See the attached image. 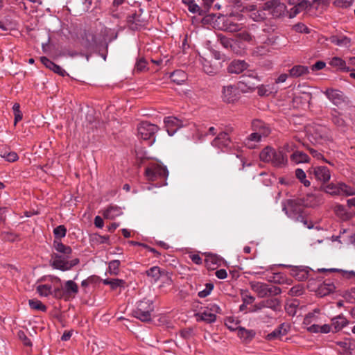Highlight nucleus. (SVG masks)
Wrapping results in <instances>:
<instances>
[{
	"label": "nucleus",
	"instance_id": "1",
	"mask_svg": "<svg viewBox=\"0 0 355 355\" xmlns=\"http://www.w3.org/2000/svg\"><path fill=\"white\" fill-rule=\"evenodd\" d=\"M70 256H65L58 253L51 254V266L58 270L66 271L70 270L80 262L79 259L75 258L68 260Z\"/></svg>",
	"mask_w": 355,
	"mask_h": 355
},
{
	"label": "nucleus",
	"instance_id": "2",
	"mask_svg": "<svg viewBox=\"0 0 355 355\" xmlns=\"http://www.w3.org/2000/svg\"><path fill=\"white\" fill-rule=\"evenodd\" d=\"M250 286L251 289L257 294L259 297L261 298L268 296H276L282 292L279 287L268 285L263 282H250Z\"/></svg>",
	"mask_w": 355,
	"mask_h": 355
},
{
	"label": "nucleus",
	"instance_id": "3",
	"mask_svg": "<svg viewBox=\"0 0 355 355\" xmlns=\"http://www.w3.org/2000/svg\"><path fill=\"white\" fill-rule=\"evenodd\" d=\"M154 307L150 300H142L138 302L137 306L133 311V316L142 322H148L151 320V313Z\"/></svg>",
	"mask_w": 355,
	"mask_h": 355
},
{
	"label": "nucleus",
	"instance_id": "4",
	"mask_svg": "<svg viewBox=\"0 0 355 355\" xmlns=\"http://www.w3.org/2000/svg\"><path fill=\"white\" fill-rule=\"evenodd\" d=\"M159 128L153 123L147 121L141 122L137 128L138 137L143 140H148L149 144L155 141V134Z\"/></svg>",
	"mask_w": 355,
	"mask_h": 355
},
{
	"label": "nucleus",
	"instance_id": "5",
	"mask_svg": "<svg viewBox=\"0 0 355 355\" xmlns=\"http://www.w3.org/2000/svg\"><path fill=\"white\" fill-rule=\"evenodd\" d=\"M263 10L268 11L274 17H281L286 13V6L280 0H270L263 4Z\"/></svg>",
	"mask_w": 355,
	"mask_h": 355
},
{
	"label": "nucleus",
	"instance_id": "6",
	"mask_svg": "<svg viewBox=\"0 0 355 355\" xmlns=\"http://www.w3.org/2000/svg\"><path fill=\"white\" fill-rule=\"evenodd\" d=\"M324 191L326 193L334 196H352L355 194L354 189L343 182L329 184L325 187Z\"/></svg>",
	"mask_w": 355,
	"mask_h": 355
},
{
	"label": "nucleus",
	"instance_id": "7",
	"mask_svg": "<svg viewBox=\"0 0 355 355\" xmlns=\"http://www.w3.org/2000/svg\"><path fill=\"white\" fill-rule=\"evenodd\" d=\"M283 210L285 211L288 217L295 218L296 220L302 222L309 229H311L313 227V225L311 223L310 225H308L307 220L304 219V216L302 215L301 207L295 205L294 202L289 201L288 202V205L283 207Z\"/></svg>",
	"mask_w": 355,
	"mask_h": 355
},
{
	"label": "nucleus",
	"instance_id": "8",
	"mask_svg": "<svg viewBox=\"0 0 355 355\" xmlns=\"http://www.w3.org/2000/svg\"><path fill=\"white\" fill-rule=\"evenodd\" d=\"M145 175L148 180L155 181L158 178L165 179L168 175V171L164 166L153 164L146 168Z\"/></svg>",
	"mask_w": 355,
	"mask_h": 355
},
{
	"label": "nucleus",
	"instance_id": "9",
	"mask_svg": "<svg viewBox=\"0 0 355 355\" xmlns=\"http://www.w3.org/2000/svg\"><path fill=\"white\" fill-rule=\"evenodd\" d=\"M262 308L268 309L274 313L280 309L281 303L277 298H268L256 303L254 311H260Z\"/></svg>",
	"mask_w": 355,
	"mask_h": 355
},
{
	"label": "nucleus",
	"instance_id": "10",
	"mask_svg": "<svg viewBox=\"0 0 355 355\" xmlns=\"http://www.w3.org/2000/svg\"><path fill=\"white\" fill-rule=\"evenodd\" d=\"M324 94L330 101L338 107L347 103L346 96L342 92L338 89H327L324 92Z\"/></svg>",
	"mask_w": 355,
	"mask_h": 355
},
{
	"label": "nucleus",
	"instance_id": "11",
	"mask_svg": "<svg viewBox=\"0 0 355 355\" xmlns=\"http://www.w3.org/2000/svg\"><path fill=\"white\" fill-rule=\"evenodd\" d=\"M218 40L220 44L225 49L237 55L241 54L244 48L237 46V40L234 39L228 38L224 35H219Z\"/></svg>",
	"mask_w": 355,
	"mask_h": 355
},
{
	"label": "nucleus",
	"instance_id": "12",
	"mask_svg": "<svg viewBox=\"0 0 355 355\" xmlns=\"http://www.w3.org/2000/svg\"><path fill=\"white\" fill-rule=\"evenodd\" d=\"M166 131L173 136L178 129L184 125L183 121L175 116H167L164 120Z\"/></svg>",
	"mask_w": 355,
	"mask_h": 355
},
{
	"label": "nucleus",
	"instance_id": "13",
	"mask_svg": "<svg viewBox=\"0 0 355 355\" xmlns=\"http://www.w3.org/2000/svg\"><path fill=\"white\" fill-rule=\"evenodd\" d=\"M255 304L249 309V312L257 313L256 319L262 323H270L274 319L275 314L268 309L265 308L261 309L260 311H254Z\"/></svg>",
	"mask_w": 355,
	"mask_h": 355
},
{
	"label": "nucleus",
	"instance_id": "14",
	"mask_svg": "<svg viewBox=\"0 0 355 355\" xmlns=\"http://www.w3.org/2000/svg\"><path fill=\"white\" fill-rule=\"evenodd\" d=\"M222 98L227 103H234L239 98V94L234 85H229L223 86L222 89Z\"/></svg>",
	"mask_w": 355,
	"mask_h": 355
},
{
	"label": "nucleus",
	"instance_id": "15",
	"mask_svg": "<svg viewBox=\"0 0 355 355\" xmlns=\"http://www.w3.org/2000/svg\"><path fill=\"white\" fill-rule=\"evenodd\" d=\"M291 329V325L288 323H282L277 328L275 329L271 333L266 336L267 340L271 341L275 339H281L282 336H286Z\"/></svg>",
	"mask_w": 355,
	"mask_h": 355
},
{
	"label": "nucleus",
	"instance_id": "16",
	"mask_svg": "<svg viewBox=\"0 0 355 355\" xmlns=\"http://www.w3.org/2000/svg\"><path fill=\"white\" fill-rule=\"evenodd\" d=\"M248 67L249 64L245 60H234L228 64L227 71L231 74H239Z\"/></svg>",
	"mask_w": 355,
	"mask_h": 355
},
{
	"label": "nucleus",
	"instance_id": "17",
	"mask_svg": "<svg viewBox=\"0 0 355 355\" xmlns=\"http://www.w3.org/2000/svg\"><path fill=\"white\" fill-rule=\"evenodd\" d=\"M312 171L316 180L324 183L330 180L331 173L329 169L327 166H315L312 168Z\"/></svg>",
	"mask_w": 355,
	"mask_h": 355
},
{
	"label": "nucleus",
	"instance_id": "18",
	"mask_svg": "<svg viewBox=\"0 0 355 355\" xmlns=\"http://www.w3.org/2000/svg\"><path fill=\"white\" fill-rule=\"evenodd\" d=\"M324 202V196L321 193L307 194L304 203L306 207H315Z\"/></svg>",
	"mask_w": 355,
	"mask_h": 355
},
{
	"label": "nucleus",
	"instance_id": "19",
	"mask_svg": "<svg viewBox=\"0 0 355 355\" xmlns=\"http://www.w3.org/2000/svg\"><path fill=\"white\" fill-rule=\"evenodd\" d=\"M230 143L231 139L228 134L225 132H222L211 141V145L214 147L223 150L224 148L228 147Z\"/></svg>",
	"mask_w": 355,
	"mask_h": 355
},
{
	"label": "nucleus",
	"instance_id": "20",
	"mask_svg": "<svg viewBox=\"0 0 355 355\" xmlns=\"http://www.w3.org/2000/svg\"><path fill=\"white\" fill-rule=\"evenodd\" d=\"M80 44L86 49L94 48L97 44L95 35L90 31H84L81 35Z\"/></svg>",
	"mask_w": 355,
	"mask_h": 355
},
{
	"label": "nucleus",
	"instance_id": "21",
	"mask_svg": "<svg viewBox=\"0 0 355 355\" xmlns=\"http://www.w3.org/2000/svg\"><path fill=\"white\" fill-rule=\"evenodd\" d=\"M128 27L132 31H137L145 26L144 21L141 19V15L137 13L130 15L127 17Z\"/></svg>",
	"mask_w": 355,
	"mask_h": 355
},
{
	"label": "nucleus",
	"instance_id": "22",
	"mask_svg": "<svg viewBox=\"0 0 355 355\" xmlns=\"http://www.w3.org/2000/svg\"><path fill=\"white\" fill-rule=\"evenodd\" d=\"M253 130L261 137H267L270 133V128L262 121L254 120L252 123Z\"/></svg>",
	"mask_w": 355,
	"mask_h": 355
},
{
	"label": "nucleus",
	"instance_id": "23",
	"mask_svg": "<svg viewBox=\"0 0 355 355\" xmlns=\"http://www.w3.org/2000/svg\"><path fill=\"white\" fill-rule=\"evenodd\" d=\"M336 286L329 280H325L320 284L317 290V294L320 297L327 296L335 292Z\"/></svg>",
	"mask_w": 355,
	"mask_h": 355
},
{
	"label": "nucleus",
	"instance_id": "24",
	"mask_svg": "<svg viewBox=\"0 0 355 355\" xmlns=\"http://www.w3.org/2000/svg\"><path fill=\"white\" fill-rule=\"evenodd\" d=\"M65 299L74 297L78 293V286L73 280H68L64 282L63 286Z\"/></svg>",
	"mask_w": 355,
	"mask_h": 355
},
{
	"label": "nucleus",
	"instance_id": "25",
	"mask_svg": "<svg viewBox=\"0 0 355 355\" xmlns=\"http://www.w3.org/2000/svg\"><path fill=\"white\" fill-rule=\"evenodd\" d=\"M40 60L46 68L52 70L53 72L58 73V75L61 76H65L66 75H67L64 69H63L60 66L56 64L55 63L50 60L46 57H41Z\"/></svg>",
	"mask_w": 355,
	"mask_h": 355
},
{
	"label": "nucleus",
	"instance_id": "26",
	"mask_svg": "<svg viewBox=\"0 0 355 355\" xmlns=\"http://www.w3.org/2000/svg\"><path fill=\"white\" fill-rule=\"evenodd\" d=\"M271 164L278 168H282L286 166L288 162L287 156L280 150L274 151V156H272Z\"/></svg>",
	"mask_w": 355,
	"mask_h": 355
},
{
	"label": "nucleus",
	"instance_id": "27",
	"mask_svg": "<svg viewBox=\"0 0 355 355\" xmlns=\"http://www.w3.org/2000/svg\"><path fill=\"white\" fill-rule=\"evenodd\" d=\"M123 214L121 208L116 205H111L104 210L103 215L105 218L113 220L116 217Z\"/></svg>",
	"mask_w": 355,
	"mask_h": 355
},
{
	"label": "nucleus",
	"instance_id": "28",
	"mask_svg": "<svg viewBox=\"0 0 355 355\" xmlns=\"http://www.w3.org/2000/svg\"><path fill=\"white\" fill-rule=\"evenodd\" d=\"M102 282L105 285H109L112 291H116L118 288H124L126 284L124 280L116 278H107L103 279Z\"/></svg>",
	"mask_w": 355,
	"mask_h": 355
},
{
	"label": "nucleus",
	"instance_id": "29",
	"mask_svg": "<svg viewBox=\"0 0 355 355\" xmlns=\"http://www.w3.org/2000/svg\"><path fill=\"white\" fill-rule=\"evenodd\" d=\"M241 80L244 83H245L246 85L248 87V89H250L252 92L257 88V83L251 81L249 80V78H252L256 82H258L259 80L257 78V75L253 72V71H248V74H244L241 77Z\"/></svg>",
	"mask_w": 355,
	"mask_h": 355
},
{
	"label": "nucleus",
	"instance_id": "30",
	"mask_svg": "<svg viewBox=\"0 0 355 355\" xmlns=\"http://www.w3.org/2000/svg\"><path fill=\"white\" fill-rule=\"evenodd\" d=\"M195 316L197 321H204L207 323H212L216 320V315L214 313H210L207 309L202 312L197 313Z\"/></svg>",
	"mask_w": 355,
	"mask_h": 355
},
{
	"label": "nucleus",
	"instance_id": "31",
	"mask_svg": "<svg viewBox=\"0 0 355 355\" xmlns=\"http://www.w3.org/2000/svg\"><path fill=\"white\" fill-rule=\"evenodd\" d=\"M348 320L342 315L334 317L331 319V326L336 332L339 331L348 324Z\"/></svg>",
	"mask_w": 355,
	"mask_h": 355
},
{
	"label": "nucleus",
	"instance_id": "32",
	"mask_svg": "<svg viewBox=\"0 0 355 355\" xmlns=\"http://www.w3.org/2000/svg\"><path fill=\"white\" fill-rule=\"evenodd\" d=\"M291 78H298L309 73V68L304 65H295L288 71Z\"/></svg>",
	"mask_w": 355,
	"mask_h": 355
},
{
	"label": "nucleus",
	"instance_id": "33",
	"mask_svg": "<svg viewBox=\"0 0 355 355\" xmlns=\"http://www.w3.org/2000/svg\"><path fill=\"white\" fill-rule=\"evenodd\" d=\"M329 64L334 68H336L338 69L342 70L343 71H351L349 67L346 66V62L344 60L339 57H334L332 58L329 62Z\"/></svg>",
	"mask_w": 355,
	"mask_h": 355
},
{
	"label": "nucleus",
	"instance_id": "34",
	"mask_svg": "<svg viewBox=\"0 0 355 355\" xmlns=\"http://www.w3.org/2000/svg\"><path fill=\"white\" fill-rule=\"evenodd\" d=\"M53 247L58 252V254L65 256H70L72 253V249L70 246L63 244L60 241L54 240Z\"/></svg>",
	"mask_w": 355,
	"mask_h": 355
},
{
	"label": "nucleus",
	"instance_id": "35",
	"mask_svg": "<svg viewBox=\"0 0 355 355\" xmlns=\"http://www.w3.org/2000/svg\"><path fill=\"white\" fill-rule=\"evenodd\" d=\"M274 151L275 149L267 146L265 148H263L261 152L260 153L259 157L260 159L264 162L270 163L272 160V156H274Z\"/></svg>",
	"mask_w": 355,
	"mask_h": 355
},
{
	"label": "nucleus",
	"instance_id": "36",
	"mask_svg": "<svg viewBox=\"0 0 355 355\" xmlns=\"http://www.w3.org/2000/svg\"><path fill=\"white\" fill-rule=\"evenodd\" d=\"M225 31L230 33H236L241 31L243 28V24H239L232 21L230 19H227L224 23Z\"/></svg>",
	"mask_w": 355,
	"mask_h": 355
},
{
	"label": "nucleus",
	"instance_id": "37",
	"mask_svg": "<svg viewBox=\"0 0 355 355\" xmlns=\"http://www.w3.org/2000/svg\"><path fill=\"white\" fill-rule=\"evenodd\" d=\"M238 336L244 341H250L255 336V331L252 329H246L243 327H239L237 331Z\"/></svg>",
	"mask_w": 355,
	"mask_h": 355
},
{
	"label": "nucleus",
	"instance_id": "38",
	"mask_svg": "<svg viewBox=\"0 0 355 355\" xmlns=\"http://www.w3.org/2000/svg\"><path fill=\"white\" fill-rule=\"evenodd\" d=\"M261 139V137L259 135L254 131L245 139L244 144L248 148L252 149L256 147V144L259 142Z\"/></svg>",
	"mask_w": 355,
	"mask_h": 355
},
{
	"label": "nucleus",
	"instance_id": "39",
	"mask_svg": "<svg viewBox=\"0 0 355 355\" xmlns=\"http://www.w3.org/2000/svg\"><path fill=\"white\" fill-rule=\"evenodd\" d=\"M291 159L295 164L307 163L309 162V157L304 153L296 151L291 155Z\"/></svg>",
	"mask_w": 355,
	"mask_h": 355
},
{
	"label": "nucleus",
	"instance_id": "40",
	"mask_svg": "<svg viewBox=\"0 0 355 355\" xmlns=\"http://www.w3.org/2000/svg\"><path fill=\"white\" fill-rule=\"evenodd\" d=\"M234 40H237V46L241 47V43L242 42H250L252 41L254 37L248 31H244L237 33L235 35Z\"/></svg>",
	"mask_w": 355,
	"mask_h": 355
},
{
	"label": "nucleus",
	"instance_id": "41",
	"mask_svg": "<svg viewBox=\"0 0 355 355\" xmlns=\"http://www.w3.org/2000/svg\"><path fill=\"white\" fill-rule=\"evenodd\" d=\"M331 121L338 128H344L345 126V121L341 117L340 113L336 110L333 109L331 112Z\"/></svg>",
	"mask_w": 355,
	"mask_h": 355
},
{
	"label": "nucleus",
	"instance_id": "42",
	"mask_svg": "<svg viewBox=\"0 0 355 355\" xmlns=\"http://www.w3.org/2000/svg\"><path fill=\"white\" fill-rule=\"evenodd\" d=\"M330 42L339 46H349L350 39L346 36L333 35L330 37Z\"/></svg>",
	"mask_w": 355,
	"mask_h": 355
},
{
	"label": "nucleus",
	"instance_id": "43",
	"mask_svg": "<svg viewBox=\"0 0 355 355\" xmlns=\"http://www.w3.org/2000/svg\"><path fill=\"white\" fill-rule=\"evenodd\" d=\"M171 79L173 82L180 85L187 80V74L182 70H176L171 73Z\"/></svg>",
	"mask_w": 355,
	"mask_h": 355
},
{
	"label": "nucleus",
	"instance_id": "44",
	"mask_svg": "<svg viewBox=\"0 0 355 355\" xmlns=\"http://www.w3.org/2000/svg\"><path fill=\"white\" fill-rule=\"evenodd\" d=\"M334 212L336 215L343 220H347L350 218V214L342 205H336L334 207Z\"/></svg>",
	"mask_w": 355,
	"mask_h": 355
},
{
	"label": "nucleus",
	"instance_id": "45",
	"mask_svg": "<svg viewBox=\"0 0 355 355\" xmlns=\"http://www.w3.org/2000/svg\"><path fill=\"white\" fill-rule=\"evenodd\" d=\"M164 273V271L161 270L160 268L158 266L151 267L146 272L147 276L153 278L155 282H157Z\"/></svg>",
	"mask_w": 355,
	"mask_h": 355
},
{
	"label": "nucleus",
	"instance_id": "46",
	"mask_svg": "<svg viewBox=\"0 0 355 355\" xmlns=\"http://www.w3.org/2000/svg\"><path fill=\"white\" fill-rule=\"evenodd\" d=\"M205 265L208 268H213L220 263V258L217 255L209 254L206 256Z\"/></svg>",
	"mask_w": 355,
	"mask_h": 355
},
{
	"label": "nucleus",
	"instance_id": "47",
	"mask_svg": "<svg viewBox=\"0 0 355 355\" xmlns=\"http://www.w3.org/2000/svg\"><path fill=\"white\" fill-rule=\"evenodd\" d=\"M36 291L38 294L42 297H48L53 294V290L51 285L42 284L39 285L36 288Z\"/></svg>",
	"mask_w": 355,
	"mask_h": 355
},
{
	"label": "nucleus",
	"instance_id": "48",
	"mask_svg": "<svg viewBox=\"0 0 355 355\" xmlns=\"http://www.w3.org/2000/svg\"><path fill=\"white\" fill-rule=\"evenodd\" d=\"M291 275L300 281L306 279L308 277L306 271L298 267H294L291 270Z\"/></svg>",
	"mask_w": 355,
	"mask_h": 355
},
{
	"label": "nucleus",
	"instance_id": "49",
	"mask_svg": "<svg viewBox=\"0 0 355 355\" xmlns=\"http://www.w3.org/2000/svg\"><path fill=\"white\" fill-rule=\"evenodd\" d=\"M202 69L204 71L209 75L216 74L218 71V67L212 64L210 61L205 60L202 62Z\"/></svg>",
	"mask_w": 355,
	"mask_h": 355
},
{
	"label": "nucleus",
	"instance_id": "50",
	"mask_svg": "<svg viewBox=\"0 0 355 355\" xmlns=\"http://www.w3.org/2000/svg\"><path fill=\"white\" fill-rule=\"evenodd\" d=\"M1 157L10 162H14L19 159L17 154L14 151H9L8 150H2L0 153Z\"/></svg>",
	"mask_w": 355,
	"mask_h": 355
},
{
	"label": "nucleus",
	"instance_id": "51",
	"mask_svg": "<svg viewBox=\"0 0 355 355\" xmlns=\"http://www.w3.org/2000/svg\"><path fill=\"white\" fill-rule=\"evenodd\" d=\"M266 279L270 282H274L275 284H282L285 281V278L281 272H274L266 277Z\"/></svg>",
	"mask_w": 355,
	"mask_h": 355
},
{
	"label": "nucleus",
	"instance_id": "52",
	"mask_svg": "<svg viewBox=\"0 0 355 355\" xmlns=\"http://www.w3.org/2000/svg\"><path fill=\"white\" fill-rule=\"evenodd\" d=\"M28 304L32 309L41 311L45 312L46 311V306L42 303L41 301L32 299L28 300Z\"/></svg>",
	"mask_w": 355,
	"mask_h": 355
},
{
	"label": "nucleus",
	"instance_id": "53",
	"mask_svg": "<svg viewBox=\"0 0 355 355\" xmlns=\"http://www.w3.org/2000/svg\"><path fill=\"white\" fill-rule=\"evenodd\" d=\"M66 234L67 229L62 225L58 226L53 230V234L55 236V240L56 241H60L62 238H64L66 236Z\"/></svg>",
	"mask_w": 355,
	"mask_h": 355
},
{
	"label": "nucleus",
	"instance_id": "54",
	"mask_svg": "<svg viewBox=\"0 0 355 355\" xmlns=\"http://www.w3.org/2000/svg\"><path fill=\"white\" fill-rule=\"evenodd\" d=\"M318 271L320 272H324V271H329V272H338L341 273L342 276L346 278H349L352 276H355V272L354 271H347L343 270L341 269H337V268H329V269H325V268H321L319 269Z\"/></svg>",
	"mask_w": 355,
	"mask_h": 355
},
{
	"label": "nucleus",
	"instance_id": "55",
	"mask_svg": "<svg viewBox=\"0 0 355 355\" xmlns=\"http://www.w3.org/2000/svg\"><path fill=\"white\" fill-rule=\"evenodd\" d=\"M121 262L119 260H112L110 261L108 266V270L111 275H116L119 273V268L120 266Z\"/></svg>",
	"mask_w": 355,
	"mask_h": 355
},
{
	"label": "nucleus",
	"instance_id": "56",
	"mask_svg": "<svg viewBox=\"0 0 355 355\" xmlns=\"http://www.w3.org/2000/svg\"><path fill=\"white\" fill-rule=\"evenodd\" d=\"M295 176L297 179L300 180L302 183L304 184L305 187H309L310 185V182L306 179V173L301 168H297L295 170Z\"/></svg>",
	"mask_w": 355,
	"mask_h": 355
},
{
	"label": "nucleus",
	"instance_id": "57",
	"mask_svg": "<svg viewBox=\"0 0 355 355\" xmlns=\"http://www.w3.org/2000/svg\"><path fill=\"white\" fill-rule=\"evenodd\" d=\"M182 1L184 4L188 6V9L191 12H199L200 7L194 3V0H182Z\"/></svg>",
	"mask_w": 355,
	"mask_h": 355
},
{
	"label": "nucleus",
	"instance_id": "58",
	"mask_svg": "<svg viewBox=\"0 0 355 355\" xmlns=\"http://www.w3.org/2000/svg\"><path fill=\"white\" fill-rule=\"evenodd\" d=\"M135 69L138 72H141L147 69V62L145 58H139L137 59Z\"/></svg>",
	"mask_w": 355,
	"mask_h": 355
},
{
	"label": "nucleus",
	"instance_id": "59",
	"mask_svg": "<svg viewBox=\"0 0 355 355\" xmlns=\"http://www.w3.org/2000/svg\"><path fill=\"white\" fill-rule=\"evenodd\" d=\"M214 289V284L212 283H207L205 288L198 292V295L200 298H204L208 296Z\"/></svg>",
	"mask_w": 355,
	"mask_h": 355
},
{
	"label": "nucleus",
	"instance_id": "60",
	"mask_svg": "<svg viewBox=\"0 0 355 355\" xmlns=\"http://www.w3.org/2000/svg\"><path fill=\"white\" fill-rule=\"evenodd\" d=\"M295 6L300 12L303 10H306L309 8L312 7V3H311V1L307 0H300L297 3H295Z\"/></svg>",
	"mask_w": 355,
	"mask_h": 355
},
{
	"label": "nucleus",
	"instance_id": "61",
	"mask_svg": "<svg viewBox=\"0 0 355 355\" xmlns=\"http://www.w3.org/2000/svg\"><path fill=\"white\" fill-rule=\"evenodd\" d=\"M345 352H349L354 349L355 345L350 340H345L337 343Z\"/></svg>",
	"mask_w": 355,
	"mask_h": 355
},
{
	"label": "nucleus",
	"instance_id": "62",
	"mask_svg": "<svg viewBox=\"0 0 355 355\" xmlns=\"http://www.w3.org/2000/svg\"><path fill=\"white\" fill-rule=\"evenodd\" d=\"M15 24L8 20H0V29L3 31H10L15 28Z\"/></svg>",
	"mask_w": 355,
	"mask_h": 355
},
{
	"label": "nucleus",
	"instance_id": "63",
	"mask_svg": "<svg viewBox=\"0 0 355 355\" xmlns=\"http://www.w3.org/2000/svg\"><path fill=\"white\" fill-rule=\"evenodd\" d=\"M344 297L350 303H355V287L352 288L349 291H346Z\"/></svg>",
	"mask_w": 355,
	"mask_h": 355
},
{
	"label": "nucleus",
	"instance_id": "64",
	"mask_svg": "<svg viewBox=\"0 0 355 355\" xmlns=\"http://www.w3.org/2000/svg\"><path fill=\"white\" fill-rule=\"evenodd\" d=\"M293 29H294V31H295L296 32H298V33H309V28L305 24H304L302 23H297L295 25H294Z\"/></svg>",
	"mask_w": 355,
	"mask_h": 355
}]
</instances>
